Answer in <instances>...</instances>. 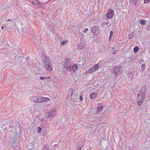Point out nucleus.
I'll return each instance as SVG.
<instances>
[{
	"label": "nucleus",
	"instance_id": "13",
	"mask_svg": "<svg viewBox=\"0 0 150 150\" xmlns=\"http://www.w3.org/2000/svg\"><path fill=\"white\" fill-rule=\"evenodd\" d=\"M97 94L95 93H92L90 94V97L91 99H94L96 97Z\"/></svg>",
	"mask_w": 150,
	"mask_h": 150
},
{
	"label": "nucleus",
	"instance_id": "35",
	"mask_svg": "<svg viewBox=\"0 0 150 150\" xmlns=\"http://www.w3.org/2000/svg\"><path fill=\"white\" fill-rule=\"evenodd\" d=\"M3 28H4L3 26H2V27H1V29H2V30H3Z\"/></svg>",
	"mask_w": 150,
	"mask_h": 150
},
{
	"label": "nucleus",
	"instance_id": "31",
	"mask_svg": "<svg viewBox=\"0 0 150 150\" xmlns=\"http://www.w3.org/2000/svg\"><path fill=\"white\" fill-rule=\"evenodd\" d=\"M30 108L29 107V108H28H28H27V110H27V112H32V109H30V111H29V110H28V108Z\"/></svg>",
	"mask_w": 150,
	"mask_h": 150
},
{
	"label": "nucleus",
	"instance_id": "22",
	"mask_svg": "<svg viewBox=\"0 0 150 150\" xmlns=\"http://www.w3.org/2000/svg\"><path fill=\"white\" fill-rule=\"evenodd\" d=\"M137 0H131L130 1V2L133 4H134L135 5H136Z\"/></svg>",
	"mask_w": 150,
	"mask_h": 150
},
{
	"label": "nucleus",
	"instance_id": "24",
	"mask_svg": "<svg viewBox=\"0 0 150 150\" xmlns=\"http://www.w3.org/2000/svg\"><path fill=\"white\" fill-rule=\"evenodd\" d=\"M38 7H41L42 5V3L40 2L38 3Z\"/></svg>",
	"mask_w": 150,
	"mask_h": 150
},
{
	"label": "nucleus",
	"instance_id": "3",
	"mask_svg": "<svg viewBox=\"0 0 150 150\" xmlns=\"http://www.w3.org/2000/svg\"><path fill=\"white\" fill-rule=\"evenodd\" d=\"M42 96H33L30 97V100L33 102L39 103L42 102Z\"/></svg>",
	"mask_w": 150,
	"mask_h": 150
},
{
	"label": "nucleus",
	"instance_id": "20",
	"mask_svg": "<svg viewBox=\"0 0 150 150\" xmlns=\"http://www.w3.org/2000/svg\"><path fill=\"white\" fill-rule=\"evenodd\" d=\"M139 47H136L134 48L133 51L134 52H137L139 50Z\"/></svg>",
	"mask_w": 150,
	"mask_h": 150
},
{
	"label": "nucleus",
	"instance_id": "6",
	"mask_svg": "<svg viewBox=\"0 0 150 150\" xmlns=\"http://www.w3.org/2000/svg\"><path fill=\"white\" fill-rule=\"evenodd\" d=\"M114 12L113 10L111 9H109L107 13L106 19H108V18H112L114 14Z\"/></svg>",
	"mask_w": 150,
	"mask_h": 150
},
{
	"label": "nucleus",
	"instance_id": "21",
	"mask_svg": "<svg viewBox=\"0 0 150 150\" xmlns=\"http://www.w3.org/2000/svg\"><path fill=\"white\" fill-rule=\"evenodd\" d=\"M72 93H73V92L72 91V89H70L69 91V95L68 96H69L70 97V96H71L72 94Z\"/></svg>",
	"mask_w": 150,
	"mask_h": 150
},
{
	"label": "nucleus",
	"instance_id": "8",
	"mask_svg": "<svg viewBox=\"0 0 150 150\" xmlns=\"http://www.w3.org/2000/svg\"><path fill=\"white\" fill-rule=\"evenodd\" d=\"M85 47V42L82 40H81L78 46V48L79 50L83 49Z\"/></svg>",
	"mask_w": 150,
	"mask_h": 150
},
{
	"label": "nucleus",
	"instance_id": "1",
	"mask_svg": "<svg viewBox=\"0 0 150 150\" xmlns=\"http://www.w3.org/2000/svg\"><path fill=\"white\" fill-rule=\"evenodd\" d=\"M56 114L57 112L56 110L54 109H52L50 111L45 112V114L42 119V121H45L49 118H53L56 115Z\"/></svg>",
	"mask_w": 150,
	"mask_h": 150
},
{
	"label": "nucleus",
	"instance_id": "28",
	"mask_svg": "<svg viewBox=\"0 0 150 150\" xmlns=\"http://www.w3.org/2000/svg\"><path fill=\"white\" fill-rule=\"evenodd\" d=\"M41 128L40 127H38V131L39 132H41Z\"/></svg>",
	"mask_w": 150,
	"mask_h": 150
},
{
	"label": "nucleus",
	"instance_id": "12",
	"mask_svg": "<svg viewBox=\"0 0 150 150\" xmlns=\"http://www.w3.org/2000/svg\"><path fill=\"white\" fill-rule=\"evenodd\" d=\"M42 102H46L47 101H49L48 103L47 104V105H49L51 103L50 99L49 98L44 97H42ZM48 103V102H47Z\"/></svg>",
	"mask_w": 150,
	"mask_h": 150
},
{
	"label": "nucleus",
	"instance_id": "34",
	"mask_svg": "<svg viewBox=\"0 0 150 150\" xmlns=\"http://www.w3.org/2000/svg\"><path fill=\"white\" fill-rule=\"evenodd\" d=\"M87 73H90L89 72H88V71H86L85 72V74H86Z\"/></svg>",
	"mask_w": 150,
	"mask_h": 150
},
{
	"label": "nucleus",
	"instance_id": "32",
	"mask_svg": "<svg viewBox=\"0 0 150 150\" xmlns=\"http://www.w3.org/2000/svg\"><path fill=\"white\" fill-rule=\"evenodd\" d=\"M79 98L80 100L82 101L83 100V97L82 96H80Z\"/></svg>",
	"mask_w": 150,
	"mask_h": 150
},
{
	"label": "nucleus",
	"instance_id": "11",
	"mask_svg": "<svg viewBox=\"0 0 150 150\" xmlns=\"http://www.w3.org/2000/svg\"><path fill=\"white\" fill-rule=\"evenodd\" d=\"M146 94V90L145 88H142L141 90L140 94V96L143 98V99L144 98V96Z\"/></svg>",
	"mask_w": 150,
	"mask_h": 150
},
{
	"label": "nucleus",
	"instance_id": "16",
	"mask_svg": "<svg viewBox=\"0 0 150 150\" xmlns=\"http://www.w3.org/2000/svg\"><path fill=\"white\" fill-rule=\"evenodd\" d=\"M140 23L142 25H145L146 23V21L144 19H141Z\"/></svg>",
	"mask_w": 150,
	"mask_h": 150
},
{
	"label": "nucleus",
	"instance_id": "9",
	"mask_svg": "<svg viewBox=\"0 0 150 150\" xmlns=\"http://www.w3.org/2000/svg\"><path fill=\"white\" fill-rule=\"evenodd\" d=\"M138 97L137 98V104L138 105L141 104L143 102L145 98L143 99L141 96H140V94H139L138 95Z\"/></svg>",
	"mask_w": 150,
	"mask_h": 150
},
{
	"label": "nucleus",
	"instance_id": "27",
	"mask_svg": "<svg viewBox=\"0 0 150 150\" xmlns=\"http://www.w3.org/2000/svg\"><path fill=\"white\" fill-rule=\"evenodd\" d=\"M133 34H131L129 35V38L130 39H132V38H133Z\"/></svg>",
	"mask_w": 150,
	"mask_h": 150
},
{
	"label": "nucleus",
	"instance_id": "36",
	"mask_svg": "<svg viewBox=\"0 0 150 150\" xmlns=\"http://www.w3.org/2000/svg\"><path fill=\"white\" fill-rule=\"evenodd\" d=\"M11 20H10V19H8L7 21H11Z\"/></svg>",
	"mask_w": 150,
	"mask_h": 150
},
{
	"label": "nucleus",
	"instance_id": "14",
	"mask_svg": "<svg viewBox=\"0 0 150 150\" xmlns=\"http://www.w3.org/2000/svg\"><path fill=\"white\" fill-rule=\"evenodd\" d=\"M72 67H71V71L73 70L74 71H75L78 69V65L77 64H72Z\"/></svg>",
	"mask_w": 150,
	"mask_h": 150
},
{
	"label": "nucleus",
	"instance_id": "4",
	"mask_svg": "<svg viewBox=\"0 0 150 150\" xmlns=\"http://www.w3.org/2000/svg\"><path fill=\"white\" fill-rule=\"evenodd\" d=\"M113 71L114 74L117 76L122 74V68L120 66H116L113 69Z\"/></svg>",
	"mask_w": 150,
	"mask_h": 150
},
{
	"label": "nucleus",
	"instance_id": "7",
	"mask_svg": "<svg viewBox=\"0 0 150 150\" xmlns=\"http://www.w3.org/2000/svg\"><path fill=\"white\" fill-rule=\"evenodd\" d=\"M99 64H97L92 66L89 69L88 71L90 73H92L95 71L99 67Z\"/></svg>",
	"mask_w": 150,
	"mask_h": 150
},
{
	"label": "nucleus",
	"instance_id": "10",
	"mask_svg": "<svg viewBox=\"0 0 150 150\" xmlns=\"http://www.w3.org/2000/svg\"><path fill=\"white\" fill-rule=\"evenodd\" d=\"M45 67L47 70L49 71L52 70V67L51 65V63L45 64Z\"/></svg>",
	"mask_w": 150,
	"mask_h": 150
},
{
	"label": "nucleus",
	"instance_id": "17",
	"mask_svg": "<svg viewBox=\"0 0 150 150\" xmlns=\"http://www.w3.org/2000/svg\"><path fill=\"white\" fill-rule=\"evenodd\" d=\"M113 35V32L112 31H111L110 32V36L109 38V41H111V38Z\"/></svg>",
	"mask_w": 150,
	"mask_h": 150
},
{
	"label": "nucleus",
	"instance_id": "18",
	"mask_svg": "<svg viewBox=\"0 0 150 150\" xmlns=\"http://www.w3.org/2000/svg\"><path fill=\"white\" fill-rule=\"evenodd\" d=\"M50 79V76L48 77H45L43 76H41L40 78V80H44L45 79Z\"/></svg>",
	"mask_w": 150,
	"mask_h": 150
},
{
	"label": "nucleus",
	"instance_id": "26",
	"mask_svg": "<svg viewBox=\"0 0 150 150\" xmlns=\"http://www.w3.org/2000/svg\"><path fill=\"white\" fill-rule=\"evenodd\" d=\"M43 148L44 150H49L48 147H47V146H44Z\"/></svg>",
	"mask_w": 150,
	"mask_h": 150
},
{
	"label": "nucleus",
	"instance_id": "19",
	"mask_svg": "<svg viewBox=\"0 0 150 150\" xmlns=\"http://www.w3.org/2000/svg\"><path fill=\"white\" fill-rule=\"evenodd\" d=\"M103 108L102 107H98L97 108V113L100 112L102 110V109Z\"/></svg>",
	"mask_w": 150,
	"mask_h": 150
},
{
	"label": "nucleus",
	"instance_id": "15",
	"mask_svg": "<svg viewBox=\"0 0 150 150\" xmlns=\"http://www.w3.org/2000/svg\"><path fill=\"white\" fill-rule=\"evenodd\" d=\"M45 64H46V63L47 64H50L51 63V62L50 60L48 58L46 57L45 58V59L44 61Z\"/></svg>",
	"mask_w": 150,
	"mask_h": 150
},
{
	"label": "nucleus",
	"instance_id": "25",
	"mask_svg": "<svg viewBox=\"0 0 150 150\" xmlns=\"http://www.w3.org/2000/svg\"><path fill=\"white\" fill-rule=\"evenodd\" d=\"M67 42L66 41H63L61 43V45H64L65 44H66L67 43Z\"/></svg>",
	"mask_w": 150,
	"mask_h": 150
},
{
	"label": "nucleus",
	"instance_id": "37",
	"mask_svg": "<svg viewBox=\"0 0 150 150\" xmlns=\"http://www.w3.org/2000/svg\"><path fill=\"white\" fill-rule=\"evenodd\" d=\"M109 24V23L108 22H107L106 23V24Z\"/></svg>",
	"mask_w": 150,
	"mask_h": 150
},
{
	"label": "nucleus",
	"instance_id": "23",
	"mask_svg": "<svg viewBox=\"0 0 150 150\" xmlns=\"http://www.w3.org/2000/svg\"><path fill=\"white\" fill-rule=\"evenodd\" d=\"M146 65L145 64H142L141 65V67L142 69L144 71Z\"/></svg>",
	"mask_w": 150,
	"mask_h": 150
},
{
	"label": "nucleus",
	"instance_id": "5",
	"mask_svg": "<svg viewBox=\"0 0 150 150\" xmlns=\"http://www.w3.org/2000/svg\"><path fill=\"white\" fill-rule=\"evenodd\" d=\"M91 30L95 35H97L99 34L100 30L98 27L93 26L91 28Z\"/></svg>",
	"mask_w": 150,
	"mask_h": 150
},
{
	"label": "nucleus",
	"instance_id": "33",
	"mask_svg": "<svg viewBox=\"0 0 150 150\" xmlns=\"http://www.w3.org/2000/svg\"><path fill=\"white\" fill-rule=\"evenodd\" d=\"M116 53V51H113L112 52V54H115Z\"/></svg>",
	"mask_w": 150,
	"mask_h": 150
},
{
	"label": "nucleus",
	"instance_id": "30",
	"mask_svg": "<svg viewBox=\"0 0 150 150\" xmlns=\"http://www.w3.org/2000/svg\"><path fill=\"white\" fill-rule=\"evenodd\" d=\"M149 0H144V3H147L149 2Z\"/></svg>",
	"mask_w": 150,
	"mask_h": 150
},
{
	"label": "nucleus",
	"instance_id": "29",
	"mask_svg": "<svg viewBox=\"0 0 150 150\" xmlns=\"http://www.w3.org/2000/svg\"><path fill=\"white\" fill-rule=\"evenodd\" d=\"M88 30V29L87 28H85L83 30V32L85 33H86L87 32V31Z\"/></svg>",
	"mask_w": 150,
	"mask_h": 150
},
{
	"label": "nucleus",
	"instance_id": "2",
	"mask_svg": "<svg viewBox=\"0 0 150 150\" xmlns=\"http://www.w3.org/2000/svg\"><path fill=\"white\" fill-rule=\"evenodd\" d=\"M72 64L71 61L69 58H66L64 61L63 66L67 70L69 71H71V67Z\"/></svg>",
	"mask_w": 150,
	"mask_h": 150
}]
</instances>
